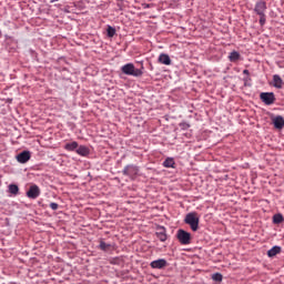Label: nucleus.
Segmentation results:
<instances>
[{
  "mask_svg": "<svg viewBox=\"0 0 284 284\" xmlns=\"http://www.w3.org/2000/svg\"><path fill=\"white\" fill-rule=\"evenodd\" d=\"M184 223H186V225H190L193 232H196L199 230V223H200L199 213L191 212L186 214L184 219Z\"/></svg>",
  "mask_w": 284,
  "mask_h": 284,
  "instance_id": "f257e3e1",
  "label": "nucleus"
},
{
  "mask_svg": "<svg viewBox=\"0 0 284 284\" xmlns=\"http://www.w3.org/2000/svg\"><path fill=\"white\" fill-rule=\"evenodd\" d=\"M121 72L128 77H143V71L141 69H136L133 63H126L121 67Z\"/></svg>",
  "mask_w": 284,
  "mask_h": 284,
  "instance_id": "f03ea898",
  "label": "nucleus"
},
{
  "mask_svg": "<svg viewBox=\"0 0 284 284\" xmlns=\"http://www.w3.org/2000/svg\"><path fill=\"white\" fill-rule=\"evenodd\" d=\"M176 239L181 245H190L192 243V234L183 229H180L176 233Z\"/></svg>",
  "mask_w": 284,
  "mask_h": 284,
  "instance_id": "7ed1b4c3",
  "label": "nucleus"
},
{
  "mask_svg": "<svg viewBox=\"0 0 284 284\" xmlns=\"http://www.w3.org/2000/svg\"><path fill=\"white\" fill-rule=\"evenodd\" d=\"M260 99L265 105H274V103L276 102V97L274 95V92H262L260 94Z\"/></svg>",
  "mask_w": 284,
  "mask_h": 284,
  "instance_id": "20e7f679",
  "label": "nucleus"
},
{
  "mask_svg": "<svg viewBox=\"0 0 284 284\" xmlns=\"http://www.w3.org/2000/svg\"><path fill=\"white\" fill-rule=\"evenodd\" d=\"M122 174H124V176H130L131 179L136 176V174H139V168L136 165H126L123 171Z\"/></svg>",
  "mask_w": 284,
  "mask_h": 284,
  "instance_id": "39448f33",
  "label": "nucleus"
},
{
  "mask_svg": "<svg viewBox=\"0 0 284 284\" xmlns=\"http://www.w3.org/2000/svg\"><path fill=\"white\" fill-rule=\"evenodd\" d=\"M266 11H267V2H265V0H258L255 3L254 12L261 16V14H265Z\"/></svg>",
  "mask_w": 284,
  "mask_h": 284,
  "instance_id": "423d86ee",
  "label": "nucleus"
},
{
  "mask_svg": "<svg viewBox=\"0 0 284 284\" xmlns=\"http://www.w3.org/2000/svg\"><path fill=\"white\" fill-rule=\"evenodd\" d=\"M41 195V189L37 184H33L29 187V192H27L28 199H39Z\"/></svg>",
  "mask_w": 284,
  "mask_h": 284,
  "instance_id": "0eeeda50",
  "label": "nucleus"
},
{
  "mask_svg": "<svg viewBox=\"0 0 284 284\" xmlns=\"http://www.w3.org/2000/svg\"><path fill=\"white\" fill-rule=\"evenodd\" d=\"M150 266L152 270H163L164 267H168V261L160 258L151 262Z\"/></svg>",
  "mask_w": 284,
  "mask_h": 284,
  "instance_id": "6e6552de",
  "label": "nucleus"
},
{
  "mask_svg": "<svg viewBox=\"0 0 284 284\" xmlns=\"http://www.w3.org/2000/svg\"><path fill=\"white\" fill-rule=\"evenodd\" d=\"M31 159L30 151H22L17 155L18 163H28Z\"/></svg>",
  "mask_w": 284,
  "mask_h": 284,
  "instance_id": "1a4fd4ad",
  "label": "nucleus"
},
{
  "mask_svg": "<svg viewBox=\"0 0 284 284\" xmlns=\"http://www.w3.org/2000/svg\"><path fill=\"white\" fill-rule=\"evenodd\" d=\"M155 236L161 241L162 243H165L168 241V234L164 226H159L158 231L155 233Z\"/></svg>",
  "mask_w": 284,
  "mask_h": 284,
  "instance_id": "9d476101",
  "label": "nucleus"
},
{
  "mask_svg": "<svg viewBox=\"0 0 284 284\" xmlns=\"http://www.w3.org/2000/svg\"><path fill=\"white\" fill-rule=\"evenodd\" d=\"M273 125L276 130H283L284 128V119L281 115H277L273 119Z\"/></svg>",
  "mask_w": 284,
  "mask_h": 284,
  "instance_id": "9b49d317",
  "label": "nucleus"
},
{
  "mask_svg": "<svg viewBox=\"0 0 284 284\" xmlns=\"http://www.w3.org/2000/svg\"><path fill=\"white\" fill-rule=\"evenodd\" d=\"M159 63H162V65H171L172 59H170V55L165 53H161L158 59Z\"/></svg>",
  "mask_w": 284,
  "mask_h": 284,
  "instance_id": "f8f14e48",
  "label": "nucleus"
},
{
  "mask_svg": "<svg viewBox=\"0 0 284 284\" xmlns=\"http://www.w3.org/2000/svg\"><path fill=\"white\" fill-rule=\"evenodd\" d=\"M273 87L277 88V90H281V88H283V79H281V75H273Z\"/></svg>",
  "mask_w": 284,
  "mask_h": 284,
  "instance_id": "ddd939ff",
  "label": "nucleus"
},
{
  "mask_svg": "<svg viewBox=\"0 0 284 284\" xmlns=\"http://www.w3.org/2000/svg\"><path fill=\"white\" fill-rule=\"evenodd\" d=\"M77 154L80 156H88V154H90V149L85 145H80L77 148Z\"/></svg>",
  "mask_w": 284,
  "mask_h": 284,
  "instance_id": "4468645a",
  "label": "nucleus"
},
{
  "mask_svg": "<svg viewBox=\"0 0 284 284\" xmlns=\"http://www.w3.org/2000/svg\"><path fill=\"white\" fill-rule=\"evenodd\" d=\"M229 60L231 61V63H236V61L241 60V53H239L237 51H232L229 54Z\"/></svg>",
  "mask_w": 284,
  "mask_h": 284,
  "instance_id": "2eb2a0df",
  "label": "nucleus"
},
{
  "mask_svg": "<svg viewBox=\"0 0 284 284\" xmlns=\"http://www.w3.org/2000/svg\"><path fill=\"white\" fill-rule=\"evenodd\" d=\"M276 254H281V246H273L271 250L267 251V256L270 258H274Z\"/></svg>",
  "mask_w": 284,
  "mask_h": 284,
  "instance_id": "dca6fc26",
  "label": "nucleus"
},
{
  "mask_svg": "<svg viewBox=\"0 0 284 284\" xmlns=\"http://www.w3.org/2000/svg\"><path fill=\"white\" fill-rule=\"evenodd\" d=\"M79 148V143L73 141L71 143H67L64 145V150H67L68 152H74V150H77Z\"/></svg>",
  "mask_w": 284,
  "mask_h": 284,
  "instance_id": "f3484780",
  "label": "nucleus"
},
{
  "mask_svg": "<svg viewBox=\"0 0 284 284\" xmlns=\"http://www.w3.org/2000/svg\"><path fill=\"white\" fill-rule=\"evenodd\" d=\"M174 165H176V163L174 162V159H172V158H168V159L163 162V166H164V168H174Z\"/></svg>",
  "mask_w": 284,
  "mask_h": 284,
  "instance_id": "a211bd4d",
  "label": "nucleus"
},
{
  "mask_svg": "<svg viewBox=\"0 0 284 284\" xmlns=\"http://www.w3.org/2000/svg\"><path fill=\"white\" fill-rule=\"evenodd\" d=\"M283 221H284L283 214H281V213L275 214V215L273 216V223H274L275 225H278V224L283 223Z\"/></svg>",
  "mask_w": 284,
  "mask_h": 284,
  "instance_id": "6ab92c4d",
  "label": "nucleus"
},
{
  "mask_svg": "<svg viewBox=\"0 0 284 284\" xmlns=\"http://www.w3.org/2000/svg\"><path fill=\"white\" fill-rule=\"evenodd\" d=\"M9 192L10 194H19V186L17 184H10Z\"/></svg>",
  "mask_w": 284,
  "mask_h": 284,
  "instance_id": "aec40b11",
  "label": "nucleus"
},
{
  "mask_svg": "<svg viewBox=\"0 0 284 284\" xmlns=\"http://www.w3.org/2000/svg\"><path fill=\"white\" fill-rule=\"evenodd\" d=\"M106 34L110 39H112V37H114V34H116V29L109 26L108 29H106Z\"/></svg>",
  "mask_w": 284,
  "mask_h": 284,
  "instance_id": "412c9836",
  "label": "nucleus"
},
{
  "mask_svg": "<svg viewBox=\"0 0 284 284\" xmlns=\"http://www.w3.org/2000/svg\"><path fill=\"white\" fill-rule=\"evenodd\" d=\"M110 247H112V245L101 241L100 242V250H102L103 252H108V250H110Z\"/></svg>",
  "mask_w": 284,
  "mask_h": 284,
  "instance_id": "4be33fe9",
  "label": "nucleus"
},
{
  "mask_svg": "<svg viewBox=\"0 0 284 284\" xmlns=\"http://www.w3.org/2000/svg\"><path fill=\"white\" fill-rule=\"evenodd\" d=\"M212 278L216 282V283H221L223 281V274L221 273H214L212 275Z\"/></svg>",
  "mask_w": 284,
  "mask_h": 284,
  "instance_id": "5701e85b",
  "label": "nucleus"
},
{
  "mask_svg": "<svg viewBox=\"0 0 284 284\" xmlns=\"http://www.w3.org/2000/svg\"><path fill=\"white\" fill-rule=\"evenodd\" d=\"M265 21H266L265 13L260 14V24H261V26H265Z\"/></svg>",
  "mask_w": 284,
  "mask_h": 284,
  "instance_id": "b1692460",
  "label": "nucleus"
},
{
  "mask_svg": "<svg viewBox=\"0 0 284 284\" xmlns=\"http://www.w3.org/2000/svg\"><path fill=\"white\" fill-rule=\"evenodd\" d=\"M49 206H50L51 210H54V211L59 210V204L55 203V202L50 203Z\"/></svg>",
  "mask_w": 284,
  "mask_h": 284,
  "instance_id": "393cba45",
  "label": "nucleus"
},
{
  "mask_svg": "<svg viewBox=\"0 0 284 284\" xmlns=\"http://www.w3.org/2000/svg\"><path fill=\"white\" fill-rule=\"evenodd\" d=\"M119 257L110 260L111 265H119Z\"/></svg>",
  "mask_w": 284,
  "mask_h": 284,
  "instance_id": "a878e982",
  "label": "nucleus"
},
{
  "mask_svg": "<svg viewBox=\"0 0 284 284\" xmlns=\"http://www.w3.org/2000/svg\"><path fill=\"white\" fill-rule=\"evenodd\" d=\"M180 128H182V130H189L190 124L189 123H182V124H180Z\"/></svg>",
  "mask_w": 284,
  "mask_h": 284,
  "instance_id": "bb28decb",
  "label": "nucleus"
},
{
  "mask_svg": "<svg viewBox=\"0 0 284 284\" xmlns=\"http://www.w3.org/2000/svg\"><path fill=\"white\" fill-rule=\"evenodd\" d=\"M243 74H250V70L245 69V70L243 71Z\"/></svg>",
  "mask_w": 284,
  "mask_h": 284,
  "instance_id": "cd10ccee",
  "label": "nucleus"
},
{
  "mask_svg": "<svg viewBox=\"0 0 284 284\" xmlns=\"http://www.w3.org/2000/svg\"><path fill=\"white\" fill-rule=\"evenodd\" d=\"M57 1H59V0H51V3H54V2H57Z\"/></svg>",
  "mask_w": 284,
  "mask_h": 284,
  "instance_id": "c85d7f7f",
  "label": "nucleus"
}]
</instances>
